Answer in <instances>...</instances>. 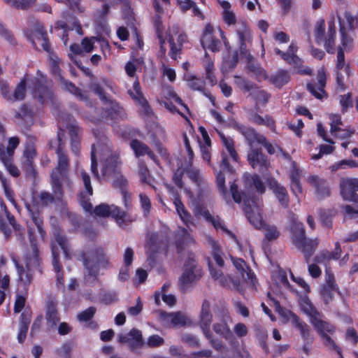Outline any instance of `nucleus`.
I'll list each match as a JSON object with an SVG mask.
<instances>
[{"instance_id":"obj_1","label":"nucleus","mask_w":358,"mask_h":358,"mask_svg":"<svg viewBox=\"0 0 358 358\" xmlns=\"http://www.w3.org/2000/svg\"><path fill=\"white\" fill-rule=\"evenodd\" d=\"M97 157L101 162V173L103 177L111 178L120 171L121 162L117 153L113 152L108 145H93L91 152V171L98 179L100 176L97 169Z\"/></svg>"},{"instance_id":"obj_2","label":"nucleus","mask_w":358,"mask_h":358,"mask_svg":"<svg viewBox=\"0 0 358 358\" xmlns=\"http://www.w3.org/2000/svg\"><path fill=\"white\" fill-rule=\"evenodd\" d=\"M222 141L225 147V150L222 153V160L220 164V171L217 174V185L220 193L227 202L230 201V196L225 186L224 174H232L233 169L230 166L228 157H230L234 161L237 162L238 155L234 149V143L232 139L225 137L220 134Z\"/></svg>"},{"instance_id":"obj_3","label":"nucleus","mask_w":358,"mask_h":358,"mask_svg":"<svg viewBox=\"0 0 358 358\" xmlns=\"http://www.w3.org/2000/svg\"><path fill=\"white\" fill-rule=\"evenodd\" d=\"M230 183V194L236 203L244 202V210L249 222L257 229H261L265 224L261 214L262 201L257 197H242L234 182Z\"/></svg>"},{"instance_id":"obj_4","label":"nucleus","mask_w":358,"mask_h":358,"mask_svg":"<svg viewBox=\"0 0 358 358\" xmlns=\"http://www.w3.org/2000/svg\"><path fill=\"white\" fill-rule=\"evenodd\" d=\"M31 246L24 256V266L15 261L19 280L24 285L31 283L34 271L39 266L38 249L32 238V230L29 231Z\"/></svg>"},{"instance_id":"obj_5","label":"nucleus","mask_w":358,"mask_h":358,"mask_svg":"<svg viewBox=\"0 0 358 358\" xmlns=\"http://www.w3.org/2000/svg\"><path fill=\"white\" fill-rule=\"evenodd\" d=\"M157 35L160 43V55L164 57L166 55V49L164 47V43L165 40H167L170 45L169 55L172 59H176L182 50L183 43L187 41V36L182 30L178 25L173 24L169 27L165 36L159 29H157Z\"/></svg>"},{"instance_id":"obj_6","label":"nucleus","mask_w":358,"mask_h":358,"mask_svg":"<svg viewBox=\"0 0 358 358\" xmlns=\"http://www.w3.org/2000/svg\"><path fill=\"white\" fill-rule=\"evenodd\" d=\"M58 141L59 142L62 141L60 134H58ZM57 154L58 156V166L52 171L51 178L56 194L57 195L58 193V197H60L62 187H70V181L66 174V169L68 166V159L66 155L62 151L61 143H59V148L57 150Z\"/></svg>"},{"instance_id":"obj_7","label":"nucleus","mask_w":358,"mask_h":358,"mask_svg":"<svg viewBox=\"0 0 358 358\" xmlns=\"http://www.w3.org/2000/svg\"><path fill=\"white\" fill-rule=\"evenodd\" d=\"M84 275L96 278L101 269L107 268L109 265V259L106 257L103 249H97L87 255L83 259Z\"/></svg>"},{"instance_id":"obj_8","label":"nucleus","mask_w":358,"mask_h":358,"mask_svg":"<svg viewBox=\"0 0 358 358\" xmlns=\"http://www.w3.org/2000/svg\"><path fill=\"white\" fill-rule=\"evenodd\" d=\"M94 213L97 216L107 217L111 215L120 227H123L136 220V215L122 210L115 205L101 203L94 209Z\"/></svg>"},{"instance_id":"obj_9","label":"nucleus","mask_w":358,"mask_h":358,"mask_svg":"<svg viewBox=\"0 0 358 358\" xmlns=\"http://www.w3.org/2000/svg\"><path fill=\"white\" fill-rule=\"evenodd\" d=\"M234 30L237 36L241 57L250 62L252 59L249 51V45L252 39L251 30L246 22L242 20H238Z\"/></svg>"},{"instance_id":"obj_10","label":"nucleus","mask_w":358,"mask_h":358,"mask_svg":"<svg viewBox=\"0 0 358 358\" xmlns=\"http://www.w3.org/2000/svg\"><path fill=\"white\" fill-rule=\"evenodd\" d=\"M315 36L317 43L323 44L328 52L333 53L335 47L336 26L334 20L328 22V31L325 32L324 21L320 20L315 26Z\"/></svg>"},{"instance_id":"obj_11","label":"nucleus","mask_w":358,"mask_h":358,"mask_svg":"<svg viewBox=\"0 0 358 358\" xmlns=\"http://www.w3.org/2000/svg\"><path fill=\"white\" fill-rule=\"evenodd\" d=\"M215 32L219 34L226 47L229 44L224 32L219 27L214 29L210 24H206L201 38V43L205 50L208 49L214 52H219L222 47L220 41L214 36Z\"/></svg>"},{"instance_id":"obj_12","label":"nucleus","mask_w":358,"mask_h":358,"mask_svg":"<svg viewBox=\"0 0 358 358\" xmlns=\"http://www.w3.org/2000/svg\"><path fill=\"white\" fill-rule=\"evenodd\" d=\"M338 21L342 45L345 48L351 41L347 32L358 28V15H354L349 11H345L341 16H338Z\"/></svg>"},{"instance_id":"obj_13","label":"nucleus","mask_w":358,"mask_h":358,"mask_svg":"<svg viewBox=\"0 0 358 358\" xmlns=\"http://www.w3.org/2000/svg\"><path fill=\"white\" fill-rule=\"evenodd\" d=\"M336 78L338 87L343 90L345 89V80L350 74L349 64L345 60V55L341 48L337 52L336 66L334 70Z\"/></svg>"},{"instance_id":"obj_14","label":"nucleus","mask_w":358,"mask_h":358,"mask_svg":"<svg viewBox=\"0 0 358 358\" xmlns=\"http://www.w3.org/2000/svg\"><path fill=\"white\" fill-rule=\"evenodd\" d=\"M340 187L343 199L358 203V178H343L340 181Z\"/></svg>"},{"instance_id":"obj_15","label":"nucleus","mask_w":358,"mask_h":358,"mask_svg":"<svg viewBox=\"0 0 358 358\" xmlns=\"http://www.w3.org/2000/svg\"><path fill=\"white\" fill-rule=\"evenodd\" d=\"M282 316L287 322H290L294 327L300 331L301 336L305 342L311 343L313 341L309 326L305 322L302 321L295 313L287 310L283 313Z\"/></svg>"},{"instance_id":"obj_16","label":"nucleus","mask_w":358,"mask_h":358,"mask_svg":"<svg viewBox=\"0 0 358 358\" xmlns=\"http://www.w3.org/2000/svg\"><path fill=\"white\" fill-rule=\"evenodd\" d=\"M200 277V268L196 265L194 261L191 260L185 265L184 271L179 280V285L181 288L185 289Z\"/></svg>"},{"instance_id":"obj_17","label":"nucleus","mask_w":358,"mask_h":358,"mask_svg":"<svg viewBox=\"0 0 358 358\" xmlns=\"http://www.w3.org/2000/svg\"><path fill=\"white\" fill-rule=\"evenodd\" d=\"M326 73L323 68H320L317 71V84L310 83L307 85L309 92L317 99H322L325 95L324 88L326 85Z\"/></svg>"},{"instance_id":"obj_18","label":"nucleus","mask_w":358,"mask_h":358,"mask_svg":"<svg viewBox=\"0 0 358 358\" xmlns=\"http://www.w3.org/2000/svg\"><path fill=\"white\" fill-rule=\"evenodd\" d=\"M80 175L85 188V192L80 194V204L83 208L87 212H91L92 210V205L89 202V196L92 194L93 189L91 185L90 178L88 174L83 170L80 171Z\"/></svg>"},{"instance_id":"obj_19","label":"nucleus","mask_w":358,"mask_h":358,"mask_svg":"<svg viewBox=\"0 0 358 358\" xmlns=\"http://www.w3.org/2000/svg\"><path fill=\"white\" fill-rule=\"evenodd\" d=\"M233 264L243 280L252 286H255L256 278L250 268L242 259L231 258Z\"/></svg>"},{"instance_id":"obj_20","label":"nucleus","mask_w":358,"mask_h":358,"mask_svg":"<svg viewBox=\"0 0 358 358\" xmlns=\"http://www.w3.org/2000/svg\"><path fill=\"white\" fill-rule=\"evenodd\" d=\"M119 341L128 343L132 350L144 345L141 331L136 329H132L127 335H120Z\"/></svg>"},{"instance_id":"obj_21","label":"nucleus","mask_w":358,"mask_h":358,"mask_svg":"<svg viewBox=\"0 0 358 358\" xmlns=\"http://www.w3.org/2000/svg\"><path fill=\"white\" fill-rule=\"evenodd\" d=\"M209 269L211 276L216 280L220 285L223 287H228L234 289H238V283L234 280L229 275H224L220 270L214 268L213 264H209Z\"/></svg>"},{"instance_id":"obj_22","label":"nucleus","mask_w":358,"mask_h":358,"mask_svg":"<svg viewBox=\"0 0 358 358\" xmlns=\"http://www.w3.org/2000/svg\"><path fill=\"white\" fill-rule=\"evenodd\" d=\"M32 41L35 45H39L44 50L49 52L50 45L48 41L47 33L44 31L43 25L39 22L34 24Z\"/></svg>"},{"instance_id":"obj_23","label":"nucleus","mask_w":358,"mask_h":358,"mask_svg":"<svg viewBox=\"0 0 358 358\" xmlns=\"http://www.w3.org/2000/svg\"><path fill=\"white\" fill-rule=\"evenodd\" d=\"M36 156L37 153L34 143L31 141L27 142L22 156V164L27 172H33L34 160L36 159Z\"/></svg>"},{"instance_id":"obj_24","label":"nucleus","mask_w":358,"mask_h":358,"mask_svg":"<svg viewBox=\"0 0 358 358\" xmlns=\"http://www.w3.org/2000/svg\"><path fill=\"white\" fill-rule=\"evenodd\" d=\"M323 317V314L320 313V316H317L314 319L311 320L310 323L320 336H323L328 334H333L335 332L334 326L324 320Z\"/></svg>"},{"instance_id":"obj_25","label":"nucleus","mask_w":358,"mask_h":358,"mask_svg":"<svg viewBox=\"0 0 358 358\" xmlns=\"http://www.w3.org/2000/svg\"><path fill=\"white\" fill-rule=\"evenodd\" d=\"M268 186L281 206L287 208L289 203V196L286 189L273 178L268 181Z\"/></svg>"},{"instance_id":"obj_26","label":"nucleus","mask_w":358,"mask_h":358,"mask_svg":"<svg viewBox=\"0 0 358 358\" xmlns=\"http://www.w3.org/2000/svg\"><path fill=\"white\" fill-rule=\"evenodd\" d=\"M299 304L301 312L309 318V322L317 316H320V313H322L317 309L307 296H301L299 299Z\"/></svg>"},{"instance_id":"obj_27","label":"nucleus","mask_w":358,"mask_h":358,"mask_svg":"<svg viewBox=\"0 0 358 358\" xmlns=\"http://www.w3.org/2000/svg\"><path fill=\"white\" fill-rule=\"evenodd\" d=\"M162 316L164 324L170 327H182L189 322L187 317L180 312L164 313Z\"/></svg>"},{"instance_id":"obj_28","label":"nucleus","mask_w":358,"mask_h":358,"mask_svg":"<svg viewBox=\"0 0 358 358\" xmlns=\"http://www.w3.org/2000/svg\"><path fill=\"white\" fill-rule=\"evenodd\" d=\"M201 215L217 229L221 231L223 234L236 238L235 236L225 227L224 221L219 216H213L208 210H204L201 212Z\"/></svg>"},{"instance_id":"obj_29","label":"nucleus","mask_w":358,"mask_h":358,"mask_svg":"<svg viewBox=\"0 0 358 358\" xmlns=\"http://www.w3.org/2000/svg\"><path fill=\"white\" fill-rule=\"evenodd\" d=\"M211 322L212 315L210 312V303L206 301L203 303L201 307L200 315V326L203 330V334L208 338H210L209 327Z\"/></svg>"},{"instance_id":"obj_30","label":"nucleus","mask_w":358,"mask_h":358,"mask_svg":"<svg viewBox=\"0 0 358 358\" xmlns=\"http://www.w3.org/2000/svg\"><path fill=\"white\" fill-rule=\"evenodd\" d=\"M248 161L254 169H258L260 171H263L269 164L265 156L254 149L248 153Z\"/></svg>"},{"instance_id":"obj_31","label":"nucleus","mask_w":358,"mask_h":358,"mask_svg":"<svg viewBox=\"0 0 358 358\" xmlns=\"http://www.w3.org/2000/svg\"><path fill=\"white\" fill-rule=\"evenodd\" d=\"M129 94L133 99L142 106L146 114L151 113V109L142 94L139 83L137 80L134 83L132 89L129 90Z\"/></svg>"},{"instance_id":"obj_32","label":"nucleus","mask_w":358,"mask_h":358,"mask_svg":"<svg viewBox=\"0 0 358 358\" xmlns=\"http://www.w3.org/2000/svg\"><path fill=\"white\" fill-rule=\"evenodd\" d=\"M297 51V47L294 43H292L289 46V48L286 52L281 51L278 48L275 49L276 54L281 56V57L285 60L289 64L299 66L301 64V59L296 55Z\"/></svg>"},{"instance_id":"obj_33","label":"nucleus","mask_w":358,"mask_h":358,"mask_svg":"<svg viewBox=\"0 0 358 358\" xmlns=\"http://www.w3.org/2000/svg\"><path fill=\"white\" fill-rule=\"evenodd\" d=\"M20 144V140L17 137L14 136L8 139V143L6 148L3 145H0V159L1 161L7 162L8 159H12L15 150Z\"/></svg>"},{"instance_id":"obj_34","label":"nucleus","mask_w":358,"mask_h":358,"mask_svg":"<svg viewBox=\"0 0 358 358\" xmlns=\"http://www.w3.org/2000/svg\"><path fill=\"white\" fill-rule=\"evenodd\" d=\"M220 6L222 8V17L224 21V22L228 26L233 25L234 27H236V24L238 22L236 19V16L231 9V3L225 0H217Z\"/></svg>"},{"instance_id":"obj_35","label":"nucleus","mask_w":358,"mask_h":358,"mask_svg":"<svg viewBox=\"0 0 358 358\" xmlns=\"http://www.w3.org/2000/svg\"><path fill=\"white\" fill-rule=\"evenodd\" d=\"M341 253V248L338 243H336L335 252H330L329 251H322L318 254L315 260L316 263L323 264L327 268V263L331 259H337L340 257Z\"/></svg>"},{"instance_id":"obj_36","label":"nucleus","mask_w":358,"mask_h":358,"mask_svg":"<svg viewBox=\"0 0 358 358\" xmlns=\"http://www.w3.org/2000/svg\"><path fill=\"white\" fill-rule=\"evenodd\" d=\"M308 182L315 187L319 198L322 199L329 195V189L324 180L316 176H310L308 178Z\"/></svg>"},{"instance_id":"obj_37","label":"nucleus","mask_w":358,"mask_h":358,"mask_svg":"<svg viewBox=\"0 0 358 358\" xmlns=\"http://www.w3.org/2000/svg\"><path fill=\"white\" fill-rule=\"evenodd\" d=\"M292 242L295 246H301L303 241L306 240L305 230L302 223L294 220L291 227Z\"/></svg>"},{"instance_id":"obj_38","label":"nucleus","mask_w":358,"mask_h":358,"mask_svg":"<svg viewBox=\"0 0 358 358\" xmlns=\"http://www.w3.org/2000/svg\"><path fill=\"white\" fill-rule=\"evenodd\" d=\"M51 69L55 75H57L62 86L69 91L71 93L79 96L83 99V95L80 94V90L71 83L68 82L60 76V70L56 61L53 60L51 63Z\"/></svg>"},{"instance_id":"obj_39","label":"nucleus","mask_w":358,"mask_h":358,"mask_svg":"<svg viewBox=\"0 0 358 358\" xmlns=\"http://www.w3.org/2000/svg\"><path fill=\"white\" fill-rule=\"evenodd\" d=\"M31 319V315L29 311L27 310L24 311L20 316L17 334V340L20 343H23L26 338Z\"/></svg>"},{"instance_id":"obj_40","label":"nucleus","mask_w":358,"mask_h":358,"mask_svg":"<svg viewBox=\"0 0 358 358\" xmlns=\"http://www.w3.org/2000/svg\"><path fill=\"white\" fill-rule=\"evenodd\" d=\"M301 173L296 164L293 163L290 170L291 189L296 196L302 193V187L299 181Z\"/></svg>"},{"instance_id":"obj_41","label":"nucleus","mask_w":358,"mask_h":358,"mask_svg":"<svg viewBox=\"0 0 358 358\" xmlns=\"http://www.w3.org/2000/svg\"><path fill=\"white\" fill-rule=\"evenodd\" d=\"M71 136V145L72 152L77 155L79 150V133L80 129L76 124H71L68 127Z\"/></svg>"},{"instance_id":"obj_42","label":"nucleus","mask_w":358,"mask_h":358,"mask_svg":"<svg viewBox=\"0 0 358 358\" xmlns=\"http://www.w3.org/2000/svg\"><path fill=\"white\" fill-rule=\"evenodd\" d=\"M52 254L53 257L52 264L55 272L57 273V283L58 286L64 285V279L62 275L59 273L61 266L59 264L58 256L59 252L57 249V246L55 243H52Z\"/></svg>"},{"instance_id":"obj_43","label":"nucleus","mask_w":358,"mask_h":358,"mask_svg":"<svg viewBox=\"0 0 358 358\" xmlns=\"http://www.w3.org/2000/svg\"><path fill=\"white\" fill-rule=\"evenodd\" d=\"M318 245V241L317 239H306L303 241L301 246H296L301 250L308 260L313 255L316 248Z\"/></svg>"},{"instance_id":"obj_44","label":"nucleus","mask_w":358,"mask_h":358,"mask_svg":"<svg viewBox=\"0 0 358 358\" xmlns=\"http://www.w3.org/2000/svg\"><path fill=\"white\" fill-rule=\"evenodd\" d=\"M131 147L134 150L136 156H141L146 154L150 158L155 159L153 152L150 151L149 148L144 143L137 140H134L131 142Z\"/></svg>"},{"instance_id":"obj_45","label":"nucleus","mask_w":358,"mask_h":358,"mask_svg":"<svg viewBox=\"0 0 358 358\" xmlns=\"http://www.w3.org/2000/svg\"><path fill=\"white\" fill-rule=\"evenodd\" d=\"M208 243L209 247L212 250L213 257V259L215 262L216 264L220 267L223 266L224 262L222 258V252L219 245L217 244L215 241H214L211 238H208Z\"/></svg>"},{"instance_id":"obj_46","label":"nucleus","mask_w":358,"mask_h":358,"mask_svg":"<svg viewBox=\"0 0 358 358\" xmlns=\"http://www.w3.org/2000/svg\"><path fill=\"white\" fill-rule=\"evenodd\" d=\"M250 121L258 125H263L274 130V121L268 115L262 116L257 113H252L250 117Z\"/></svg>"},{"instance_id":"obj_47","label":"nucleus","mask_w":358,"mask_h":358,"mask_svg":"<svg viewBox=\"0 0 358 358\" xmlns=\"http://www.w3.org/2000/svg\"><path fill=\"white\" fill-rule=\"evenodd\" d=\"M242 134L248 141L250 146H252L255 142L260 144L261 142H264V136L257 134L253 129L243 128Z\"/></svg>"},{"instance_id":"obj_48","label":"nucleus","mask_w":358,"mask_h":358,"mask_svg":"<svg viewBox=\"0 0 358 358\" xmlns=\"http://www.w3.org/2000/svg\"><path fill=\"white\" fill-rule=\"evenodd\" d=\"M174 205L176 209V211L182 220V221L186 224L188 225L189 224H192V216L186 210L184 205L181 202V201L176 198L174 200Z\"/></svg>"},{"instance_id":"obj_49","label":"nucleus","mask_w":358,"mask_h":358,"mask_svg":"<svg viewBox=\"0 0 358 358\" xmlns=\"http://www.w3.org/2000/svg\"><path fill=\"white\" fill-rule=\"evenodd\" d=\"M46 320L52 326L55 325L59 320L57 304L52 301L48 302L47 305Z\"/></svg>"},{"instance_id":"obj_50","label":"nucleus","mask_w":358,"mask_h":358,"mask_svg":"<svg viewBox=\"0 0 358 358\" xmlns=\"http://www.w3.org/2000/svg\"><path fill=\"white\" fill-rule=\"evenodd\" d=\"M289 80V76L285 71H279L271 78V83L278 87H281Z\"/></svg>"},{"instance_id":"obj_51","label":"nucleus","mask_w":358,"mask_h":358,"mask_svg":"<svg viewBox=\"0 0 358 358\" xmlns=\"http://www.w3.org/2000/svg\"><path fill=\"white\" fill-rule=\"evenodd\" d=\"M184 79L188 83V86L194 90H202L204 87V82L194 75L190 73H185Z\"/></svg>"},{"instance_id":"obj_52","label":"nucleus","mask_w":358,"mask_h":358,"mask_svg":"<svg viewBox=\"0 0 358 358\" xmlns=\"http://www.w3.org/2000/svg\"><path fill=\"white\" fill-rule=\"evenodd\" d=\"M200 130L202 133L203 137L206 141V144L201 145V157L206 162H207L208 164L210 162V139L207 135L206 131L204 130L203 128H200Z\"/></svg>"},{"instance_id":"obj_53","label":"nucleus","mask_w":358,"mask_h":358,"mask_svg":"<svg viewBox=\"0 0 358 358\" xmlns=\"http://www.w3.org/2000/svg\"><path fill=\"white\" fill-rule=\"evenodd\" d=\"M261 229L264 231L266 238L269 241L275 240L280 234L277 227L274 225L265 224Z\"/></svg>"},{"instance_id":"obj_54","label":"nucleus","mask_w":358,"mask_h":358,"mask_svg":"<svg viewBox=\"0 0 358 358\" xmlns=\"http://www.w3.org/2000/svg\"><path fill=\"white\" fill-rule=\"evenodd\" d=\"M260 144L263 145L266 149L267 152L271 154H276L277 155H282L285 159H289V155L288 153L284 152L280 148L276 147L275 148L272 144L269 143L266 138L264 137V142H261Z\"/></svg>"},{"instance_id":"obj_55","label":"nucleus","mask_w":358,"mask_h":358,"mask_svg":"<svg viewBox=\"0 0 358 358\" xmlns=\"http://www.w3.org/2000/svg\"><path fill=\"white\" fill-rule=\"evenodd\" d=\"M234 83L241 90L245 92H251L254 90V85L249 80L238 76H234Z\"/></svg>"},{"instance_id":"obj_56","label":"nucleus","mask_w":358,"mask_h":358,"mask_svg":"<svg viewBox=\"0 0 358 358\" xmlns=\"http://www.w3.org/2000/svg\"><path fill=\"white\" fill-rule=\"evenodd\" d=\"M160 297H162V300L165 303L169 305V306H173L175 305L176 299L175 296L173 294H167L166 293L156 292L155 294V301L157 305H159L160 303Z\"/></svg>"},{"instance_id":"obj_57","label":"nucleus","mask_w":358,"mask_h":358,"mask_svg":"<svg viewBox=\"0 0 358 358\" xmlns=\"http://www.w3.org/2000/svg\"><path fill=\"white\" fill-rule=\"evenodd\" d=\"M238 52L234 51L233 52L231 57L225 58L222 63V71H229V70L234 69L238 62Z\"/></svg>"},{"instance_id":"obj_58","label":"nucleus","mask_w":358,"mask_h":358,"mask_svg":"<svg viewBox=\"0 0 358 358\" xmlns=\"http://www.w3.org/2000/svg\"><path fill=\"white\" fill-rule=\"evenodd\" d=\"M26 95V82L22 80L16 87L13 93V101L23 100Z\"/></svg>"},{"instance_id":"obj_59","label":"nucleus","mask_w":358,"mask_h":358,"mask_svg":"<svg viewBox=\"0 0 358 358\" xmlns=\"http://www.w3.org/2000/svg\"><path fill=\"white\" fill-rule=\"evenodd\" d=\"M3 1L17 8L26 9L33 6L36 0H3Z\"/></svg>"},{"instance_id":"obj_60","label":"nucleus","mask_w":358,"mask_h":358,"mask_svg":"<svg viewBox=\"0 0 358 358\" xmlns=\"http://www.w3.org/2000/svg\"><path fill=\"white\" fill-rule=\"evenodd\" d=\"M335 287L323 286L320 290L322 300L326 306H328L333 300V291Z\"/></svg>"},{"instance_id":"obj_61","label":"nucleus","mask_w":358,"mask_h":358,"mask_svg":"<svg viewBox=\"0 0 358 358\" xmlns=\"http://www.w3.org/2000/svg\"><path fill=\"white\" fill-rule=\"evenodd\" d=\"M54 239L55 241L57 243L58 246H59L60 248L64 251L65 255L69 257L67 241L66 238L62 234L60 231H55L54 232Z\"/></svg>"},{"instance_id":"obj_62","label":"nucleus","mask_w":358,"mask_h":358,"mask_svg":"<svg viewBox=\"0 0 358 358\" xmlns=\"http://www.w3.org/2000/svg\"><path fill=\"white\" fill-rule=\"evenodd\" d=\"M141 207L143 215L148 216L150 212L152 206L150 198L144 193L139 194Z\"/></svg>"},{"instance_id":"obj_63","label":"nucleus","mask_w":358,"mask_h":358,"mask_svg":"<svg viewBox=\"0 0 358 358\" xmlns=\"http://www.w3.org/2000/svg\"><path fill=\"white\" fill-rule=\"evenodd\" d=\"M113 185L116 188H120L121 192L123 189H127V187L128 185L127 180L121 174L120 171L118 172L116 175H115L113 178Z\"/></svg>"},{"instance_id":"obj_64","label":"nucleus","mask_w":358,"mask_h":358,"mask_svg":"<svg viewBox=\"0 0 358 358\" xmlns=\"http://www.w3.org/2000/svg\"><path fill=\"white\" fill-rule=\"evenodd\" d=\"M164 343V338L159 335L150 336L147 341L144 342V345L149 348H157L162 345Z\"/></svg>"}]
</instances>
